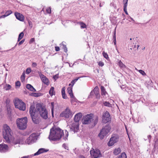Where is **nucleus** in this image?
<instances>
[{"label":"nucleus","instance_id":"57","mask_svg":"<svg viewBox=\"0 0 158 158\" xmlns=\"http://www.w3.org/2000/svg\"><path fill=\"white\" fill-rule=\"evenodd\" d=\"M115 32H116L115 31V33H114V44H116V38H115Z\"/></svg>","mask_w":158,"mask_h":158},{"label":"nucleus","instance_id":"13","mask_svg":"<svg viewBox=\"0 0 158 158\" xmlns=\"http://www.w3.org/2000/svg\"><path fill=\"white\" fill-rule=\"evenodd\" d=\"M118 137L116 136H114L111 138L109 142L108 143L109 146H111L116 143L117 141Z\"/></svg>","mask_w":158,"mask_h":158},{"label":"nucleus","instance_id":"25","mask_svg":"<svg viewBox=\"0 0 158 158\" xmlns=\"http://www.w3.org/2000/svg\"><path fill=\"white\" fill-rule=\"evenodd\" d=\"M121 152V150L120 148L115 149L113 152L114 154L115 155H117L119 154Z\"/></svg>","mask_w":158,"mask_h":158},{"label":"nucleus","instance_id":"45","mask_svg":"<svg viewBox=\"0 0 158 158\" xmlns=\"http://www.w3.org/2000/svg\"><path fill=\"white\" fill-rule=\"evenodd\" d=\"M139 73H140L141 74H142L143 75H146V73H145V72L142 70H139Z\"/></svg>","mask_w":158,"mask_h":158},{"label":"nucleus","instance_id":"33","mask_svg":"<svg viewBox=\"0 0 158 158\" xmlns=\"http://www.w3.org/2000/svg\"><path fill=\"white\" fill-rule=\"evenodd\" d=\"M25 75L24 73H23L21 75L20 77L21 81L22 82H23L25 80Z\"/></svg>","mask_w":158,"mask_h":158},{"label":"nucleus","instance_id":"42","mask_svg":"<svg viewBox=\"0 0 158 158\" xmlns=\"http://www.w3.org/2000/svg\"><path fill=\"white\" fill-rule=\"evenodd\" d=\"M31 72V69L30 68H27L26 71V73L27 74H29Z\"/></svg>","mask_w":158,"mask_h":158},{"label":"nucleus","instance_id":"12","mask_svg":"<svg viewBox=\"0 0 158 158\" xmlns=\"http://www.w3.org/2000/svg\"><path fill=\"white\" fill-rule=\"evenodd\" d=\"M9 148L8 145L5 144H0V152L5 153L9 151Z\"/></svg>","mask_w":158,"mask_h":158},{"label":"nucleus","instance_id":"5","mask_svg":"<svg viewBox=\"0 0 158 158\" xmlns=\"http://www.w3.org/2000/svg\"><path fill=\"white\" fill-rule=\"evenodd\" d=\"M14 103L16 108L21 110H25L26 104L21 100L15 98L14 100Z\"/></svg>","mask_w":158,"mask_h":158},{"label":"nucleus","instance_id":"2","mask_svg":"<svg viewBox=\"0 0 158 158\" xmlns=\"http://www.w3.org/2000/svg\"><path fill=\"white\" fill-rule=\"evenodd\" d=\"M3 135L6 142L10 143L12 139V131L10 127L6 124L3 126Z\"/></svg>","mask_w":158,"mask_h":158},{"label":"nucleus","instance_id":"40","mask_svg":"<svg viewBox=\"0 0 158 158\" xmlns=\"http://www.w3.org/2000/svg\"><path fill=\"white\" fill-rule=\"evenodd\" d=\"M15 85L16 87H19L21 85V83L19 81H18L15 82Z\"/></svg>","mask_w":158,"mask_h":158},{"label":"nucleus","instance_id":"38","mask_svg":"<svg viewBox=\"0 0 158 158\" xmlns=\"http://www.w3.org/2000/svg\"><path fill=\"white\" fill-rule=\"evenodd\" d=\"M102 55L106 59H108L109 58L108 56L107 53L103 52L102 53Z\"/></svg>","mask_w":158,"mask_h":158},{"label":"nucleus","instance_id":"7","mask_svg":"<svg viewBox=\"0 0 158 158\" xmlns=\"http://www.w3.org/2000/svg\"><path fill=\"white\" fill-rule=\"evenodd\" d=\"M90 153L92 158H98L102 156L100 151L98 149H94L92 148Z\"/></svg>","mask_w":158,"mask_h":158},{"label":"nucleus","instance_id":"23","mask_svg":"<svg viewBox=\"0 0 158 158\" xmlns=\"http://www.w3.org/2000/svg\"><path fill=\"white\" fill-rule=\"evenodd\" d=\"M26 88L30 90L33 92H35L36 91L35 89L30 84H27L26 85Z\"/></svg>","mask_w":158,"mask_h":158},{"label":"nucleus","instance_id":"11","mask_svg":"<svg viewBox=\"0 0 158 158\" xmlns=\"http://www.w3.org/2000/svg\"><path fill=\"white\" fill-rule=\"evenodd\" d=\"M39 74L42 81L45 84L47 85H48L49 84V82L48 78L45 76L43 75L40 72L39 73Z\"/></svg>","mask_w":158,"mask_h":158},{"label":"nucleus","instance_id":"19","mask_svg":"<svg viewBox=\"0 0 158 158\" xmlns=\"http://www.w3.org/2000/svg\"><path fill=\"white\" fill-rule=\"evenodd\" d=\"M73 130L74 132H77L79 129L78 124L77 123L75 122V123L73 124L72 125Z\"/></svg>","mask_w":158,"mask_h":158},{"label":"nucleus","instance_id":"17","mask_svg":"<svg viewBox=\"0 0 158 158\" xmlns=\"http://www.w3.org/2000/svg\"><path fill=\"white\" fill-rule=\"evenodd\" d=\"M29 113L31 116L35 115V107L34 106L31 105L29 109Z\"/></svg>","mask_w":158,"mask_h":158},{"label":"nucleus","instance_id":"47","mask_svg":"<svg viewBox=\"0 0 158 158\" xmlns=\"http://www.w3.org/2000/svg\"><path fill=\"white\" fill-rule=\"evenodd\" d=\"M35 41V39L34 38H31L29 41V44H31L33 42H34Z\"/></svg>","mask_w":158,"mask_h":158},{"label":"nucleus","instance_id":"39","mask_svg":"<svg viewBox=\"0 0 158 158\" xmlns=\"http://www.w3.org/2000/svg\"><path fill=\"white\" fill-rule=\"evenodd\" d=\"M46 11L47 13L50 14L51 13V8L50 7L47 8Z\"/></svg>","mask_w":158,"mask_h":158},{"label":"nucleus","instance_id":"30","mask_svg":"<svg viewBox=\"0 0 158 158\" xmlns=\"http://www.w3.org/2000/svg\"><path fill=\"white\" fill-rule=\"evenodd\" d=\"M118 65L121 68H124L126 67L125 65H124L120 60H119L118 62Z\"/></svg>","mask_w":158,"mask_h":158},{"label":"nucleus","instance_id":"50","mask_svg":"<svg viewBox=\"0 0 158 158\" xmlns=\"http://www.w3.org/2000/svg\"><path fill=\"white\" fill-rule=\"evenodd\" d=\"M62 146L66 149L68 150V147L65 144H63Z\"/></svg>","mask_w":158,"mask_h":158},{"label":"nucleus","instance_id":"60","mask_svg":"<svg viewBox=\"0 0 158 158\" xmlns=\"http://www.w3.org/2000/svg\"><path fill=\"white\" fill-rule=\"evenodd\" d=\"M79 158H85V157L84 156H80Z\"/></svg>","mask_w":158,"mask_h":158},{"label":"nucleus","instance_id":"43","mask_svg":"<svg viewBox=\"0 0 158 158\" xmlns=\"http://www.w3.org/2000/svg\"><path fill=\"white\" fill-rule=\"evenodd\" d=\"M98 64L99 66L102 67L104 65V63L102 61H99L98 62Z\"/></svg>","mask_w":158,"mask_h":158},{"label":"nucleus","instance_id":"1","mask_svg":"<svg viewBox=\"0 0 158 158\" xmlns=\"http://www.w3.org/2000/svg\"><path fill=\"white\" fill-rule=\"evenodd\" d=\"M64 134L63 130L59 128H52L50 130L49 139L52 140H56L60 139L63 136L64 140L67 139L68 136V132L66 130L65 131Z\"/></svg>","mask_w":158,"mask_h":158},{"label":"nucleus","instance_id":"8","mask_svg":"<svg viewBox=\"0 0 158 158\" xmlns=\"http://www.w3.org/2000/svg\"><path fill=\"white\" fill-rule=\"evenodd\" d=\"M72 116V112L68 108H66L64 111L61 112L60 115V117H64L65 118H69Z\"/></svg>","mask_w":158,"mask_h":158},{"label":"nucleus","instance_id":"22","mask_svg":"<svg viewBox=\"0 0 158 158\" xmlns=\"http://www.w3.org/2000/svg\"><path fill=\"white\" fill-rule=\"evenodd\" d=\"M31 116V118H32L33 122L37 124L38 123L39 121L38 120L37 117L35 115H33V116Z\"/></svg>","mask_w":158,"mask_h":158},{"label":"nucleus","instance_id":"16","mask_svg":"<svg viewBox=\"0 0 158 158\" xmlns=\"http://www.w3.org/2000/svg\"><path fill=\"white\" fill-rule=\"evenodd\" d=\"M82 116V114L81 113H79L76 114L74 116V120L75 122L77 123L81 119Z\"/></svg>","mask_w":158,"mask_h":158},{"label":"nucleus","instance_id":"53","mask_svg":"<svg viewBox=\"0 0 158 158\" xmlns=\"http://www.w3.org/2000/svg\"><path fill=\"white\" fill-rule=\"evenodd\" d=\"M37 66V64L35 62H33L32 64V67H35Z\"/></svg>","mask_w":158,"mask_h":158},{"label":"nucleus","instance_id":"63","mask_svg":"<svg viewBox=\"0 0 158 158\" xmlns=\"http://www.w3.org/2000/svg\"><path fill=\"white\" fill-rule=\"evenodd\" d=\"M135 46H135V45L134 46V48L135 47Z\"/></svg>","mask_w":158,"mask_h":158},{"label":"nucleus","instance_id":"31","mask_svg":"<svg viewBox=\"0 0 158 158\" xmlns=\"http://www.w3.org/2000/svg\"><path fill=\"white\" fill-rule=\"evenodd\" d=\"M24 36V33L23 32H21L20 33L19 35V37L18 39V41H19L20 40L23 38Z\"/></svg>","mask_w":158,"mask_h":158},{"label":"nucleus","instance_id":"21","mask_svg":"<svg viewBox=\"0 0 158 158\" xmlns=\"http://www.w3.org/2000/svg\"><path fill=\"white\" fill-rule=\"evenodd\" d=\"M61 94L62 97L64 99H67V97L66 95L65 92V88L64 87H63L61 89Z\"/></svg>","mask_w":158,"mask_h":158},{"label":"nucleus","instance_id":"15","mask_svg":"<svg viewBox=\"0 0 158 158\" xmlns=\"http://www.w3.org/2000/svg\"><path fill=\"white\" fill-rule=\"evenodd\" d=\"M15 15L17 19L20 21H23L24 20V16L18 12H15Z\"/></svg>","mask_w":158,"mask_h":158},{"label":"nucleus","instance_id":"9","mask_svg":"<svg viewBox=\"0 0 158 158\" xmlns=\"http://www.w3.org/2000/svg\"><path fill=\"white\" fill-rule=\"evenodd\" d=\"M111 118L109 113L107 111H106L104 113L102 116V122L105 123L110 122Z\"/></svg>","mask_w":158,"mask_h":158},{"label":"nucleus","instance_id":"32","mask_svg":"<svg viewBox=\"0 0 158 158\" xmlns=\"http://www.w3.org/2000/svg\"><path fill=\"white\" fill-rule=\"evenodd\" d=\"M98 120V117L97 116H95L93 119L94 125L95 126L97 123Z\"/></svg>","mask_w":158,"mask_h":158},{"label":"nucleus","instance_id":"4","mask_svg":"<svg viewBox=\"0 0 158 158\" xmlns=\"http://www.w3.org/2000/svg\"><path fill=\"white\" fill-rule=\"evenodd\" d=\"M16 124L20 130H23L26 128L27 125V118L25 117L21 118H18L16 120Z\"/></svg>","mask_w":158,"mask_h":158},{"label":"nucleus","instance_id":"27","mask_svg":"<svg viewBox=\"0 0 158 158\" xmlns=\"http://www.w3.org/2000/svg\"><path fill=\"white\" fill-rule=\"evenodd\" d=\"M101 95L102 96L105 95L107 93L104 87L103 86H101Z\"/></svg>","mask_w":158,"mask_h":158},{"label":"nucleus","instance_id":"35","mask_svg":"<svg viewBox=\"0 0 158 158\" xmlns=\"http://www.w3.org/2000/svg\"><path fill=\"white\" fill-rule=\"evenodd\" d=\"M103 104L104 106H108L109 107H111V104L109 102H103Z\"/></svg>","mask_w":158,"mask_h":158},{"label":"nucleus","instance_id":"18","mask_svg":"<svg viewBox=\"0 0 158 158\" xmlns=\"http://www.w3.org/2000/svg\"><path fill=\"white\" fill-rule=\"evenodd\" d=\"M73 87L69 86L68 87L67 89V92L69 94L71 98H73L74 96L73 93Z\"/></svg>","mask_w":158,"mask_h":158},{"label":"nucleus","instance_id":"62","mask_svg":"<svg viewBox=\"0 0 158 158\" xmlns=\"http://www.w3.org/2000/svg\"><path fill=\"white\" fill-rule=\"evenodd\" d=\"M132 40V39H131V38H130V40Z\"/></svg>","mask_w":158,"mask_h":158},{"label":"nucleus","instance_id":"10","mask_svg":"<svg viewBox=\"0 0 158 158\" xmlns=\"http://www.w3.org/2000/svg\"><path fill=\"white\" fill-rule=\"evenodd\" d=\"M93 114H87L84 117L83 123L85 124H88L91 122L93 118Z\"/></svg>","mask_w":158,"mask_h":158},{"label":"nucleus","instance_id":"20","mask_svg":"<svg viewBox=\"0 0 158 158\" xmlns=\"http://www.w3.org/2000/svg\"><path fill=\"white\" fill-rule=\"evenodd\" d=\"M48 150L45 149L44 148H40V149L38 151L35 153L34 155L36 156L37 155H39L40 154L45 152H48Z\"/></svg>","mask_w":158,"mask_h":158},{"label":"nucleus","instance_id":"28","mask_svg":"<svg viewBox=\"0 0 158 158\" xmlns=\"http://www.w3.org/2000/svg\"><path fill=\"white\" fill-rule=\"evenodd\" d=\"M94 91L95 93H96L97 98H99L100 95L98 94V87H96L94 89Z\"/></svg>","mask_w":158,"mask_h":158},{"label":"nucleus","instance_id":"29","mask_svg":"<svg viewBox=\"0 0 158 158\" xmlns=\"http://www.w3.org/2000/svg\"><path fill=\"white\" fill-rule=\"evenodd\" d=\"M78 23L80 25L81 28H85L86 27V25L83 22H78Z\"/></svg>","mask_w":158,"mask_h":158},{"label":"nucleus","instance_id":"49","mask_svg":"<svg viewBox=\"0 0 158 158\" xmlns=\"http://www.w3.org/2000/svg\"><path fill=\"white\" fill-rule=\"evenodd\" d=\"M25 39H24L22 40L21 41H20L19 43V45H20L22 44L25 41Z\"/></svg>","mask_w":158,"mask_h":158},{"label":"nucleus","instance_id":"24","mask_svg":"<svg viewBox=\"0 0 158 158\" xmlns=\"http://www.w3.org/2000/svg\"><path fill=\"white\" fill-rule=\"evenodd\" d=\"M80 77H77V78L73 80L71 82V83L69 84V85L71 87H73V85H74L75 83L79 79Z\"/></svg>","mask_w":158,"mask_h":158},{"label":"nucleus","instance_id":"61","mask_svg":"<svg viewBox=\"0 0 158 158\" xmlns=\"http://www.w3.org/2000/svg\"><path fill=\"white\" fill-rule=\"evenodd\" d=\"M137 46H138V47H139V45H137Z\"/></svg>","mask_w":158,"mask_h":158},{"label":"nucleus","instance_id":"6","mask_svg":"<svg viewBox=\"0 0 158 158\" xmlns=\"http://www.w3.org/2000/svg\"><path fill=\"white\" fill-rule=\"evenodd\" d=\"M110 128L109 125H106L101 130L98 136L101 139H102L109 132Z\"/></svg>","mask_w":158,"mask_h":158},{"label":"nucleus","instance_id":"52","mask_svg":"<svg viewBox=\"0 0 158 158\" xmlns=\"http://www.w3.org/2000/svg\"><path fill=\"white\" fill-rule=\"evenodd\" d=\"M55 50L57 52L59 51L60 50V48L58 46H55Z\"/></svg>","mask_w":158,"mask_h":158},{"label":"nucleus","instance_id":"41","mask_svg":"<svg viewBox=\"0 0 158 158\" xmlns=\"http://www.w3.org/2000/svg\"><path fill=\"white\" fill-rule=\"evenodd\" d=\"M128 0H123V3L124 4L123 7H127Z\"/></svg>","mask_w":158,"mask_h":158},{"label":"nucleus","instance_id":"54","mask_svg":"<svg viewBox=\"0 0 158 158\" xmlns=\"http://www.w3.org/2000/svg\"><path fill=\"white\" fill-rule=\"evenodd\" d=\"M124 7V9H123L124 11V12H125V13L126 14L128 15V13L127 11V7Z\"/></svg>","mask_w":158,"mask_h":158},{"label":"nucleus","instance_id":"14","mask_svg":"<svg viewBox=\"0 0 158 158\" xmlns=\"http://www.w3.org/2000/svg\"><path fill=\"white\" fill-rule=\"evenodd\" d=\"M35 139V135L33 134H31L30 135L28 138L27 139V143L28 144H29L34 142Z\"/></svg>","mask_w":158,"mask_h":158},{"label":"nucleus","instance_id":"55","mask_svg":"<svg viewBox=\"0 0 158 158\" xmlns=\"http://www.w3.org/2000/svg\"><path fill=\"white\" fill-rule=\"evenodd\" d=\"M58 75H56L55 76H53V78L55 80H56L58 78Z\"/></svg>","mask_w":158,"mask_h":158},{"label":"nucleus","instance_id":"58","mask_svg":"<svg viewBox=\"0 0 158 158\" xmlns=\"http://www.w3.org/2000/svg\"><path fill=\"white\" fill-rule=\"evenodd\" d=\"M6 17L5 15H2L1 16H0V19L1 18H4L5 17Z\"/></svg>","mask_w":158,"mask_h":158},{"label":"nucleus","instance_id":"36","mask_svg":"<svg viewBox=\"0 0 158 158\" xmlns=\"http://www.w3.org/2000/svg\"><path fill=\"white\" fill-rule=\"evenodd\" d=\"M12 13V11L11 10H8L6 12L5 15L6 16H7L10 15Z\"/></svg>","mask_w":158,"mask_h":158},{"label":"nucleus","instance_id":"44","mask_svg":"<svg viewBox=\"0 0 158 158\" xmlns=\"http://www.w3.org/2000/svg\"><path fill=\"white\" fill-rule=\"evenodd\" d=\"M33 96L35 97H38L40 96V93H33Z\"/></svg>","mask_w":158,"mask_h":158},{"label":"nucleus","instance_id":"3","mask_svg":"<svg viewBox=\"0 0 158 158\" xmlns=\"http://www.w3.org/2000/svg\"><path fill=\"white\" fill-rule=\"evenodd\" d=\"M36 110L37 111L39 112L40 116L43 119H46L48 118V111L44 106L40 104H38L36 105Z\"/></svg>","mask_w":158,"mask_h":158},{"label":"nucleus","instance_id":"48","mask_svg":"<svg viewBox=\"0 0 158 158\" xmlns=\"http://www.w3.org/2000/svg\"><path fill=\"white\" fill-rule=\"evenodd\" d=\"M6 89H9L11 88V86L9 84H7L6 86Z\"/></svg>","mask_w":158,"mask_h":158},{"label":"nucleus","instance_id":"56","mask_svg":"<svg viewBox=\"0 0 158 158\" xmlns=\"http://www.w3.org/2000/svg\"><path fill=\"white\" fill-rule=\"evenodd\" d=\"M28 23L29 26L31 27H32V22L31 21H29L28 22Z\"/></svg>","mask_w":158,"mask_h":158},{"label":"nucleus","instance_id":"26","mask_svg":"<svg viewBox=\"0 0 158 158\" xmlns=\"http://www.w3.org/2000/svg\"><path fill=\"white\" fill-rule=\"evenodd\" d=\"M49 93L51 96L54 95L55 94L54 88L53 87H52L49 90Z\"/></svg>","mask_w":158,"mask_h":158},{"label":"nucleus","instance_id":"51","mask_svg":"<svg viewBox=\"0 0 158 158\" xmlns=\"http://www.w3.org/2000/svg\"><path fill=\"white\" fill-rule=\"evenodd\" d=\"M5 102L7 105H8L10 103V100L9 99H7L6 100Z\"/></svg>","mask_w":158,"mask_h":158},{"label":"nucleus","instance_id":"46","mask_svg":"<svg viewBox=\"0 0 158 158\" xmlns=\"http://www.w3.org/2000/svg\"><path fill=\"white\" fill-rule=\"evenodd\" d=\"M63 48L64 50V51L65 52H67V49L66 46L65 45L63 44Z\"/></svg>","mask_w":158,"mask_h":158},{"label":"nucleus","instance_id":"59","mask_svg":"<svg viewBox=\"0 0 158 158\" xmlns=\"http://www.w3.org/2000/svg\"><path fill=\"white\" fill-rule=\"evenodd\" d=\"M21 158H28V157L27 156H23Z\"/></svg>","mask_w":158,"mask_h":158},{"label":"nucleus","instance_id":"34","mask_svg":"<svg viewBox=\"0 0 158 158\" xmlns=\"http://www.w3.org/2000/svg\"><path fill=\"white\" fill-rule=\"evenodd\" d=\"M118 158H127L126 154L124 152L122 153L118 156Z\"/></svg>","mask_w":158,"mask_h":158},{"label":"nucleus","instance_id":"37","mask_svg":"<svg viewBox=\"0 0 158 158\" xmlns=\"http://www.w3.org/2000/svg\"><path fill=\"white\" fill-rule=\"evenodd\" d=\"M54 102H52L51 103V111H52V115L53 114V110L54 108Z\"/></svg>","mask_w":158,"mask_h":158}]
</instances>
